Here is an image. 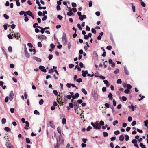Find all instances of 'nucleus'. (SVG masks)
Instances as JSON below:
<instances>
[{"mask_svg":"<svg viewBox=\"0 0 148 148\" xmlns=\"http://www.w3.org/2000/svg\"><path fill=\"white\" fill-rule=\"evenodd\" d=\"M37 38L41 41H42L45 40L47 38V37L43 35H36Z\"/></svg>","mask_w":148,"mask_h":148,"instance_id":"f257e3e1","label":"nucleus"},{"mask_svg":"<svg viewBox=\"0 0 148 148\" xmlns=\"http://www.w3.org/2000/svg\"><path fill=\"white\" fill-rule=\"evenodd\" d=\"M92 95L95 101L97 100L98 99L97 93H92Z\"/></svg>","mask_w":148,"mask_h":148,"instance_id":"f03ea898","label":"nucleus"},{"mask_svg":"<svg viewBox=\"0 0 148 148\" xmlns=\"http://www.w3.org/2000/svg\"><path fill=\"white\" fill-rule=\"evenodd\" d=\"M132 87V86L130 84H127V88L125 90L124 92H129L130 91V89Z\"/></svg>","mask_w":148,"mask_h":148,"instance_id":"7ed1b4c3","label":"nucleus"},{"mask_svg":"<svg viewBox=\"0 0 148 148\" xmlns=\"http://www.w3.org/2000/svg\"><path fill=\"white\" fill-rule=\"evenodd\" d=\"M24 50L25 56L27 58H29L30 56V55L27 52V49L26 47L24 48Z\"/></svg>","mask_w":148,"mask_h":148,"instance_id":"20e7f679","label":"nucleus"},{"mask_svg":"<svg viewBox=\"0 0 148 148\" xmlns=\"http://www.w3.org/2000/svg\"><path fill=\"white\" fill-rule=\"evenodd\" d=\"M39 69L40 70H41L42 71L46 73L47 72L46 70L45 69V67L42 66H40Z\"/></svg>","mask_w":148,"mask_h":148,"instance_id":"39448f33","label":"nucleus"},{"mask_svg":"<svg viewBox=\"0 0 148 148\" xmlns=\"http://www.w3.org/2000/svg\"><path fill=\"white\" fill-rule=\"evenodd\" d=\"M48 125L49 126L51 127L52 128H53L55 129V125L52 123V121H51L49 122V123Z\"/></svg>","mask_w":148,"mask_h":148,"instance_id":"423d86ee","label":"nucleus"},{"mask_svg":"<svg viewBox=\"0 0 148 148\" xmlns=\"http://www.w3.org/2000/svg\"><path fill=\"white\" fill-rule=\"evenodd\" d=\"M79 105L77 103L74 102V107L75 110H76L78 108Z\"/></svg>","mask_w":148,"mask_h":148,"instance_id":"0eeeda50","label":"nucleus"},{"mask_svg":"<svg viewBox=\"0 0 148 148\" xmlns=\"http://www.w3.org/2000/svg\"><path fill=\"white\" fill-rule=\"evenodd\" d=\"M91 124L92 125V126L93 128L95 129H98L99 130L100 129V128L99 127L97 126H96V125H95L92 122H91Z\"/></svg>","mask_w":148,"mask_h":148,"instance_id":"6e6552de","label":"nucleus"},{"mask_svg":"<svg viewBox=\"0 0 148 148\" xmlns=\"http://www.w3.org/2000/svg\"><path fill=\"white\" fill-rule=\"evenodd\" d=\"M14 97V93H10L9 99L10 101L12 100Z\"/></svg>","mask_w":148,"mask_h":148,"instance_id":"1a4fd4ad","label":"nucleus"},{"mask_svg":"<svg viewBox=\"0 0 148 148\" xmlns=\"http://www.w3.org/2000/svg\"><path fill=\"white\" fill-rule=\"evenodd\" d=\"M28 15L31 16L32 18L33 19H34V16L32 14V13L30 10L28 11Z\"/></svg>","mask_w":148,"mask_h":148,"instance_id":"9d476101","label":"nucleus"},{"mask_svg":"<svg viewBox=\"0 0 148 148\" xmlns=\"http://www.w3.org/2000/svg\"><path fill=\"white\" fill-rule=\"evenodd\" d=\"M38 28L40 29H41V30H40L39 32H41L42 34H43L44 32V31L45 30L44 28H42L40 27H38Z\"/></svg>","mask_w":148,"mask_h":148,"instance_id":"9b49d317","label":"nucleus"},{"mask_svg":"<svg viewBox=\"0 0 148 148\" xmlns=\"http://www.w3.org/2000/svg\"><path fill=\"white\" fill-rule=\"evenodd\" d=\"M36 60V61H37L39 62H40L41 61V60L39 58H38L34 56L33 57Z\"/></svg>","mask_w":148,"mask_h":148,"instance_id":"f8f14e48","label":"nucleus"},{"mask_svg":"<svg viewBox=\"0 0 148 148\" xmlns=\"http://www.w3.org/2000/svg\"><path fill=\"white\" fill-rule=\"evenodd\" d=\"M124 138V136H123V135H121L119 136V139L120 141L122 142L123 141Z\"/></svg>","mask_w":148,"mask_h":148,"instance_id":"ddd939ff","label":"nucleus"},{"mask_svg":"<svg viewBox=\"0 0 148 148\" xmlns=\"http://www.w3.org/2000/svg\"><path fill=\"white\" fill-rule=\"evenodd\" d=\"M7 148H14L13 146L10 143H8L6 145Z\"/></svg>","mask_w":148,"mask_h":148,"instance_id":"4468645a","label":"nucleus"},{"mask_svg":"<svg viewBox=\"0 0 148 148\" xmlns=\"http://www.w3.org/2000/svg\"><path fill=\"white\" fill-rule=\"evenodd\" d=\"M103 82L104 83L106 84V86L107 87H108L109 85V82L108 81L106 80H103Z\"/></svg>","mask_w":148,"mask_h":148,"instance_id":"2eb2a0df","label":"nucleus"},{"mask_svg":"<svg viewBox=\"0 0 148 148\" xmlns=\"http://www.w3.org/2000/svg\"><path fill=\"white\" fill-rule=\"evenodd\" d=\"M26 142L27 143L32 144V143L31 142L29 138H26L25 139Z\"/></svg>","mask_w":148,"mask_h":148,"instance_id":"dca6fc26","label":"nucleus"},{"mask_svg":"<svg viewBox=\"0 0 148 148\" xmlns=\"http://www.w3.org/2000/svg\"><path fill=\"white\" fill-rule=\"evenodd\" d=\"M108 97L109 98L110 100H112V95L111 93H109V94L108 95Z\"/></svg>","mask_w":148,"mask_h":148,"instance_id":"f3484780","label":"nucleus"},{"mask_svg":"<svg viewBox=\"0 0 148 148\" xmlns=\"http://www.w3.org/2000/svg\"><path fill=\"white\" fill-rule=\"evenodd\" d=\"M67 15L68 16H71L72 15H73L74 14L73 13L72 11H70L67 13Z\"/></svg>","mask_w":148,"mask_h":148,"instance_id":"a211bd4d","label":"nucleus"},{"mask_svg":"<svg viewBox=\"0 0 148 148\" xmlns=\"http://www.w3.org/2000/svg\"><path fill=\"white\" fill-rule=\"evenodd\" d=\"M14 36L17 39H18L20 37V36H18V33H14Z\"/></svg>","mask_w":148,"mask_h":148,"instance_id":"6ab92c4d","label":"nucleus"},{"mask_svg":"<svg viewBox=\"0 0 148 148\" xmlns=\"http://www.w3.org/2000/svg\"><path fill=\"white\" fill-rule=\"evenodd\" d=\"M38 27H40V26H38V24L37 23H35L33 25V27L34 28H38Z\"/></svg>","mask_w":148,"mask_h":148,"instance_id":"aec40b11","label":"nucleus"},{"mask_svg":"<svg viewBox=\"0 0 148 148\" xmlns=\"http://www.w3.org/2000/svg\"><path fill=\"white\" fill-rule=\"evenodd\" d=\"M67 40L66 35L64 33H63L62 40Z\"/></svg>","mask_w":148,"mask_h":148,"instance_id":"412c9836","label":"nucleus"},{"mask_svg":"<svg viewBox=\"0 0 148 148\" xmlns=\"http://www.w3.org/2000/svg\"><path fill=\"white\" fill-rule=\"evenodd\" d=\"M67 40H62V42L64 45H66L67 44Z\"/></svg>","mask_w":148,"mask_h":148,"instance_id":"4be33fe9","label":"nucleus"},{"mask_svg":"<svg viewBox=\"0 0 148 148\" xmlns=\"http://www.w3.org/2000/svg\"><path fill=\"white\" fill-rule=\"evenodd\" d=\"M6 120L5 118H3L1 120V123L2 124H4L6 123Z\"/></svg>","mask_w":148,"mask_h":148,"instance_id":"5701e85b","label":"nucleus"},{"mask_svg":"<svg viewBox=\"0 0 148 148\" xmlns=\"http://www.w3.org/2000/svg\"><path fill=\"white\" fill-rule=\"evenodd\" d=\"M66 119L65 118H63L62 119V123L63 125L65 124L66 123Z\"/></svg>","mask_w":148,"mask_h":148,"instance_id":"b1692460","label":"nucleus"},{"mask_svg":"<svg viewBox=\"0 0 148 148\" xmlns=\"http://www.w3.org/2000/svg\"><path fill=\"white\" fill-rule=\"evenodd\" d=\"M124 71H125V73L126 75H127L129 74V72L127 70L126 68L125 67H124Z\"/></svg>","mask_w":148,"mask_h":148,"instance_id":"393cba45","label":"nucleus"},{"mask_svg":"<svg viewBox=\"0 0 148 148\" xmlns=\"http://www.w3.org/2000/svg\"><path fill=\"white\" fill-rule=\"evenodd\" d=\"M99 124V125H100V126H101H101H103L104 125V122H103V121L102 120L101 121H100Z\"/></svg>","mask_w":148,"mask_h":148,"instance_id":"a878e982","label":"nucleus"},{"mask_svg":"<svg viewBox=\"0 0 148 148\" xmlns=\"http://www.w3.org/2000/svg\"><path fill=\"white\" fill-rule=\"evenodd\" d=\"M57 131L60 134H61V129L60 127H58L57 128Z\"/></svg>","mask_w":148,"mask_h":148,"instance_id":"bb28decb","label":"nucleus"},{"mask_svg":"<svg viewBox=\"0 0 148 148\" xmlns=\"http://www.w3.org/2000/svg\"><path fill=\"white\" fill-rule=\"evenodd\" d=\"M94 124L95 125H96V126H98V127H99L100 128H101V126H100V125L98 123V121H97L95 122Z\"/></svg>","mask_w":148,"mask_h":148,"instance_id":"cd10ccee","label":"nucleus"},{"mask_svg":"<svg viewBox=\"0 0 148 148\" xmlns=\"http://www.w3.org/2000/svg\"><path fill=\"white\" fill-rule=\"evenodd\" d=\"M4 130L5 131L8 132L10 131L11 129L8 127H5L4 128Z\"/></svg>","mask_w":148,"mask_h":148,"instance_id":"c85d7f7f","label":"nucleus"},{"mask_svg":"<svg viewBox=\"0 0 148 148\" xmlns=\"http://www.w3.org/2000/svg\"><path fill=\"white\" fill-rule=\"evenodd\" d=\"M140 146L141 148H147L145 147V145L141 143H140Z\"/></svg>","mask_w":148,"mask_h":148,"instance_id":"c756f323","label":"nucleus"},{"mask_svg":"<svg viewBox=\"0 0 148 148\" xmlns=\"http://www.w3.org/2000/svg\"><path fill=\"white\" fill-rule=\"evenodd\" d=\"M103 136L105 137L108 136V134L106 132H103Z\"/></svg>","mask_w":148,"mask_h":148,"instance_id":"7c9ffc66","label":"nucleus"},{"mask_svg":"<svg viewBox=\"0 0 148 148\" xmlns=\"http://www.w3.org/2000/svg\"><path fill=\"white\" fill-rule=\"evenodd\" d=\"M44 103V101L42 99H41L39 101V103L40 105H41L43 104Z\"/></svg>","mask_w":148,"mask_h":148,"instance_id":"2f4dec72","label":"nucleus"},{"mask_svg":"<svg viewBox=\"0 0 148 148\" xmlns=\"http://www.w3.org/2000/svg\"><path fill=\"white\" fill-rule=\"evenodd\" d=\"M132 143L134 144L137 143V140L135 139H133L132 140Z\"/></svg>","mask_w":148,"mask_h":148,"instance_id":"473e14b6","label":"nucleus"},{"mask_svg":"<svg viewBox=\"0 0 148 148\" xmlns=\"http://www.w3.org/2000/svg\"><path fill=\"white\" fill-rule=\"evenodd\" d=\"M29 51L31 52L33 51L34 52V54H35L36 52V51L34 48V49H29Z\"/></svg>","mask_w":148,"mask_h":148,"instance_id":"72a5a7b5","label":"nucleus"},{"mask_svg":"<svg viewBox=\"0 0 148 148\" xmlns=\"http://www.w3.org/2000/svg\"><path fill=\"white\" fill-rule=\"evenodd\" d=\"M53 68L54 69V71L56 73L57 75H58L59 73L56 70L57 67H54V66H53Z\"/></svg>","mask_w":148,"mask_h":148,"instance_id":"f704fd0d","label":"nucleus"},{"mask_svg":"<svg viewBox=\"0 0 148 148\" xmlns=\"http://www.w3.org/2000/svg\"><path fill=\"white\" fill-rule=\"evenodd\" d=\"M148 125V120H147L144 121V125L145 126H147Z\"/></svg>","mask_w":148,"mask_h":148,"instance_id":"c9c22d12","label":"nucleus"},{"mask_svg":"<svg viewBox=\"0 0 148 148\" xmlns=\"http://www.w3.org/2000/svg\"><path fill=\"white\" fill-rule=\"evenodd\" d=\"M34 113L36 115H39L40 114V113H39V112L36 110L34 111Z\"/></svg>","mask_w":148,"mask_h":148,"instance_id":"e433bc0d","label":"nucleus"},{"mask_svg":"<svg viewBox=\"0 0 148 148\" xmlns=\"http://www.w3.org/2000/svg\"><path fill=\"white\" fill-rule=\"evenodd\" d=\"M8 50L9 52H11L12 51V48L11 46L9 47L8 48Z\"/></svg>","mask_w":148,"mask_h":148,"instance_id":"4c0bfd02","label":"nucleus"},{"mask_svg":"<svg viewBox=\"0 0 148 148\" xmlns=\"http://www.w3.org/2000/svg\"><path fill=\"white\" fill-rule=\"evenodd\" d=\"M140 3H141V5H142V7H145V3L143 1H141Z\"/></svg>","mask_w":148,"mask_h":148,"instance_id":"58836bf2","label":"nucleus"},{"mask_svg":"<svg viewBox=\"0 0 148 148\" xmlns=\"http://www.w3.org/2000/svg\"><path fill=\"white\" fill-rule=\"evenodd\" d=\"M125 139L126 141H127L129 139V137L128 135L126 134L125 135Z\"/></svg>","mask_w":148,"mask_h":148,"instance_id":"ea45409f","label":"nucleus"},{"mask_svg":"<svg viewBox=\"0 0 148 148\" xmlns=\"http://www.w3.org/2000/svg\"><path fill=\"white\" fill-rule=\"evenodd\" d=\"M119 72V69H117L114 71V73L115 74H117Z\"/></svg>","mask_w":148,"mask_h":148,"instance_id":"a19ab883","label":"nucleus"},{"mask_svg":"<svg viewBox=\"0 0 148 148\" xmlns=\"http://www.w3.org/2000/svg\"><path fill=\"white\" fill-rule=\"evenodd\" d=\"M77 26L79 28L80 30H82V27L78 23L77 24Z\"/></svg>","mask_w":148,"mask_h":148,"instance_id":"79ce46f5","label":"nucleus"},{"mask_svg":"<svg viewBox=\"0 0 148 148\" xmlns=\"http://www.w3.org/2000/svg\"><path fill=\"white\" fill-rule=\"evenodd\" d=\"M57 18H58L60 20H61L62 18V16L60 15H58L57 16Z\"/></svg>","mask_w":148,"mask_h":148,"instance_id":"37998d69","label":"nucleus"},{"mask_svg":"<svg viewBox=\"0 0 148 148\" xmlns=\"http://www.w3.org/2000/svg\"><path fill=\"white\" fill-rule=\"evenodd\" d=\"M136 124V121H132V123H131V125L132 126H134Z\"/></svg>","mask_w":148,"mask_h":148,"instance_id":"c03bdc74","label":"nucleus"},{"mask_svg":"<svg viewBox=\"0 0 148 148\" xmlns=\"http://www.w3.org/2000/svg\"><path fill=\"white\" fill-rule=\"evenodd\" d=\"M3 16L6 19H8L9 18V16L6 14H4Z\"/></svg>","mask_w":148,"mask_h":148,"instance_id":"a18cd8bd","label":"nucleus"},{"mask_svg":"<svg viewBox=\"0 0 148 148\" xmlns=\"http://www.w3.org/2000/svg\"><path fill=\"white\" fill-rule=\"evenodd\" d=\"M44 16V17L42 18V21H45L47 19V16H46V15H45V16Z\"/></svg>","mask_w":148,"mask_h":148,"instance_id":"49530a36","label":"nucleus"},{"mask_svg":"<svg viewBox=\"0 0 148 148\" xmlns=\"http://www.w3.org/2000/svg\"><path fill=\"white\" fill-rule=\"evenodd\" d=\"M75 68H77V69L78 71H81V69L79 67V66L78 65H76L75 66Z\"/></svg>","mask_w":148,"mask_h":148,"instance_id":"de8ad7c7","label":"nucleus"},{"mask_svg":"<svg viewBox=\"0 0 148 148\" xmlns=\"http://www.w3.org/2000/svg\"><path fill=\"white\" fill-rule=\"evenodd\" d=\"M141 94L139 95V96L141 98L138 99L139 101H141L143 98H145V96H143L142 97H141Z\"/></svg>","mask_w":148,"mask_h":148,"instance_id":"09e8293b","label":"nucleus"},{"mask_svg":"<svg viewBox=\"0 0 148 148\" xmlns=\"http://www.w3.org/2000/svg\"><path fill=\"white\" fill-rule=\"evenodd\" d=\"M38 46L40 47H42V44L41 42H39L38 43Z\"/></svg>","mask_w":148,"mask_h":148,"instance_id":"8fccbe9b","label":"nucleus"},{"mask_svg":"<svg viewBox=\"0 0 148 148\" xmlns=\"http://www.w3.org/2000/svg\"><path fill=\"white\" fill-rule=\"evenodd\" d=\"M53 55L52 54H49L48 56V58L49 60H51L53 58Z\"/></svg>","mask_w":148,"mask_h":148,"instance_id":"3c124183","label":"nucleus"},{"mask_svg":"<svg viewBox=\"0 0 148 148\" xmlns=\"http://www.w3.org/2000/svg\"><path fill=\"white\" fill-rule=\"evenodd\" d=\"M92 128V127L90 126H88L86 129L87 131H89Z\"/></svg>","mask_w":148,"mask_h":148,"instance_id":"603ef678","label":"nucleus"},{"mask_svg":"<svg viewBox=\"0 0 148 148\" xmlns=\"http://www.w3.org/2000/svg\"><path fill=\"white\" fill-rule=\"evenodd\" d=\"M127 99L126 97L124 96H123L122 97V100L124 101H126Z\"/></svg>","mask_w":148,"mask_h":148,"instance_id":"864d4df0","label":"nucleus"},{"mask_svg":"<svg viewBox=\"0 0 148 148\" xmlns=\"http://www.w3.org/2000/svg\"><path fill=\"white\" fill-rule=\"evenodd\" d=\"M54 71V69H51L49 70V73H52Z\"/></svg>","mask_w":148,"mask_h":148,"instance_id":"5fc2aeb1","label":"nucleus"},{"mask_svg":"<svg viewBox=\"0 0 148 148\" xmlns=\"http://www.w3.org/2000/svg\"><path fill=\"white\" fill-rule=\"evenodd\" d=\"M118 123V121L117 120H115L113 123V125L115 126L116 124Z\"/></svg>","mask_w":148,"mask_h":148,"instance_id":"6e6d98bb","label":"nucleus"},{"mask_svg":"<svg viewBox=\"0 0 148 148\" xmlns=\"http://www.w3.org/2000/svg\"><path fill=\"white\" fill-rule=\"evenodd\" d=\"M66 97L68 99H71V96L70 95H68L66 96Z\"/></svg>","mask_w":148,"mask_h":148,"instance_id":"4d7b16f0","label":"nucleus"},{"mask_svg":"<svg viewBox=\"0 0 148 148\" xmlns=\"http://www.w3.org/2000/svg\"><path fill=\"white\" fill-rule=\"evenodd\" d=\"M106 49L108 50H110L112 49V46L110 45L106 47Z\"/></svg>","mask_w":148,"mask_h":148,"instance_id":"13d9d810","label":"nucleus"},{"mask_svg":"<svg viewBox=\"0 0 148 148\" xmlns=\"http://www.w3.org/2000/svg\"><path fill=\"white\" fill-rule=\"evenodd\" d=\"M74 65L72 64H71L69 65V67L70 68H71L74 67Z\"/></svg>","mask_w":148,"mask_h":148,"instance_id":"bf43d9fd","label":"nucleus"},{"mask_svg":"<svg viewBox=\"0 0 148 148\" xmlns=\"http://www.w3.org/2000/svg\"><path fill=\"white\" fill-rule=\"evenodd\" d=\"M119 133L120 132L119 130H117L114 132V134L116 135H118V134H119Z\"/></svg>","mask_w":148,"mask_h":148,"instance_id":"052dcab7","label":"nucleus"},{"mask_svg":"<svg viewBox=\"0 0 148 148\" xmlns=\"http://www.w3.org/2000/svg\"><path fill=\"white\" fill-rule=\"evenodd\" d=\"M27 45L30 48H32L33 47V45L31 43H28Z\"/></svg>","mask_w":148,"mask_h":148,"instance_id":"680f3d73","label":"nucleus"},{"mask_svg":"<svg viewBox=\"0 0 148 148\" xmlns=\"http://www.w3.org/2000/svg\"><path fill=\"white\" fill-rule=\"evenodd\" d=\"M132 117L131 116L128 117V121L129 122H130L131 121H132Z\"/></svg>","mask_w":148,"mask_h":148,"instance_id":"e2e57ef3","label":"nucleus"},{"mask_svg":"<svg viewBox=\"0 0 148 148\" xmlns=\"http://www.w3.org/2000/svg\"><path fill=\"white\" fill-rule=\"evenodd\" d=\"M76 81L78 83H80L82 82V79L81 78H79L76 79Z\"/></svg>","mask_w":148,"mask_h":148,"instance_id":"0e129e2a","label":"nucleus"},{"mask_svg":"<svg viewBox=\"0 0 148 148\" xmlns=\"http://www.w3.org/2000/svg\"><path fill=\"white\" fill-rule=\"evenodd\" d=\"M38 15L40 16H41L42 15H43V14H42V12L40 11H39L38 12Z\"/></svg>","mask_w":148,"mask_h":148,"instance_id":"69168bd1","label":"nucleus"},{"mask_svg":"<svg viewBox=\"0 0 148 148\" xmlns=\"http://www.w3.org/2000/svg\"><path fill=\"white\" fill-rule=\"evenodd\" d=\"M61 8L60 7V6L57 5V10L58 11H59L60 10Z\"/></svg>","mask_w":148,"mask_h":148,"instance_id":"338daca9","label":"nucleus"},{"mask_svg":"<svg viewBox=\"0 0 148 148\" xmlns=\"http://www.w3.org/2000/svg\"><path fill=\"white\" fill-rule=\"evenodd\" d=\"M50 46L51 47V48L53 49H54V48L55 47V46L53 44H51V45H50Z\"/></svg>","mask_w":148,"mask_h":148,"instance_id":"774afa93","label":"nucleus"}]
</instances>
